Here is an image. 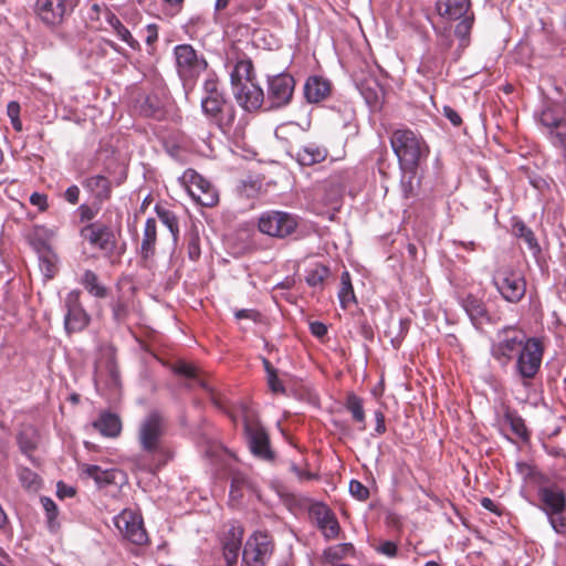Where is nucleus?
I'll use <instances>...</instances> for the list:
<instances>
[{"label": "nucleus", "mask_w": 566, "mask_h": 566, "mask_svg": "<svg viewBox=\"0 0 566 566\" xmlns=\"http://www.w3.org/2000/svg\"><path fill=\"white\" fill-rule=\"evenodd\" d=\"M166 431V418L158 410L148 412L137 428L140 449L156 461V469L165 465L172 458V452L164 443Z\"/></svg>", "instance_id": "nucleus-1"}, {"label": "nucleus", "mask_w": 566, "mask_h": 566, "mask_svg": "<svg viewBox=\"0 0 566 566\" xmlns=\"http://www.w3.org/2000/svg\"><path fill=\"white\" fill-rule=\"evenodd\" d=\"M390 146L396 155L399 169L422 168L428 160L430 148L422 135L408 127L395 129Z\"/></svg>", "instance_id": "nucleus-2"}, {"label": "nucleus", "mask_w": 566, "mask_h": 566, "mask_svg": "<svg viewBox=\"0 0 566 566\" xmlns=\"http://www.w3.org/2000/svg\"><path fill=\"white\" fill-rule=\"evenodd\" d=\"M117 233L111 226L102 222H90L80 230V235L88 242V244L103 252L104 256H122L126 250V244L118 242Z\"/></svg>", "instance_id": "nucleus-3"}, {"label": "nucleus", "mask_w": 566, "mask_h": 566, "mask_svg": "<svg viewBox=\"0 0 566 566\" xmlns=\"http://www.w3.org/2000/svg\"><path fill=\"white\" fill-rule=\"evenodd\" d=\"M530 337L515 325L499 329L491 344V356L501 367H507L517 353L525 346Z\"/></svg>", "instance_id": "nucleus-4"}, {"label": "nucleus", "mask_w": 566, "mask_h": 566, "mask_svg": "<svg viewBox=\"0 0 566 566\" xmlns=\"http://www.w3.org/2000/svg\"><path fill=\"white\" fill-rule=\"evenodd\" d=\"M241 415L243 418L244 432L251 452L262 460H273L274 452L270 447L269 433L260 423L254 410L245 405H241Z\"/></svg>", "instance_id": "nucleus-5"}, {"label": "nucleus", "mask_w": 566, "mask_h": 566, "mask_svg": "<svg viewBox=\"0 0 566 566\" xmlns=\"http://www.w3.org/2000/svg\"><path fill=\"white\" fill-rule=\"evenodd\" d=\"M544 345L536 337H530L515 356L514 371L524 387H530L541 369Z\"/></svg>", "instance_id": "nucleus-6"}, {"label": "nucleus", "mask_w": 566, "mask_h": 566, "mask_svg": "<svg viewBox=\"0 0 566 566\" xmlns=\"http://www.w3.org/2000/svg\"><path fill=\"white\" fill-rule=\"evenodd\" d=\"M492 283L509 303H518L526 293V280L523 273L511 266L499 268L493 273Z\"/></svg>", "instance_id": "nucleus-7"}, {"label": "nucleus", "mask_w": 566, "mask_h": 566, "mask_svg": "<svg viewBox=\"0 0 566 566\" xmlns=\"http://www.w3.org/2000/svg\"><path fill=\"white\" fill-rule=\"evenodd\" d=\"M176 67L184 82L193 83L208 67L203 55H199L190 44H179L174 49Z\"/></svg>", "instance_id": "nucleus-8"}, {"label": "nucleus", "mask_w": 566, "mask_h": 566, "mask_svg": "<svg viewBox=\"0 0 566 566\" xmlns=\"http://www.w3.org/2000/svg\"><path fill=\"white\" fill-rule=\"evenodd\" d=\"M179 181L189 196L202 207H214L219 202V195L214 186L195 169L185 170Z\"/></svg>", "instance_id": "nucleus-9"}, {"label": "nucleus", "mask_w": 566, "mask_h": 566, "mask_svg": "<svg viewBox=\"0 0 566 566\" xmlns=\"http://www.w3.org/2000/svg\"><path fill=\"white\" fill-rule=\"evenodd\" d=\"M64 329L66 334L83 332L91 323V315L81 302V291L72 290L64 298Z\"/></svg>", "instance_id": "nucleus-10"}, {"label": "nucleus", "mask_w": 566, "mask_h": 566, "mask_svg": "<svg viewBox=\"0 0 566 566\" xmlns=\"http://www.w3.org/2000/svg\"><path fill=\"white\" fill-rule=\"evenodd\" d=\"M258 228L270 237L285 238L296 230L297 220L289 212L272 210L260 216Z\"/></svg>", "instance_id": "nucleus-11"}, {"label": "nucleus", "mask_w": 566, "mask_h": 566, "mask_svg": "<svg viewBox=\"0 0 566 566\" xmlns=\"http://www.w3.org/2000/svg\"><path fill=\"white\" fill-rule=\"evenodd\" d=\"M273 542L264 532H255L245 542L242 558L247 566H264L272 556Z\"/></svg>", "instance_id": "nucleus-12"}, {"label": "nucleus", "mask_w": 566, "mask_h": 566, "mask_svg": "<svg viewBox=\"0 0 566 566\" xmlns=\"http://www.w3.org/2000/svg\"><path fill=\"white\" fill-rule=\"evenodd\" d=\"M74 9L72 0H36L35 12L49 27L60 25Z\"/></svg>", "instance_id": "nucleus-13"}, {"label": "nucleus", "mask_w": 566, "mask_h": 566, "mask_svg": "<svg viewBox=\"0 0 566 566\" xmlns=\"http://www.w3.org/2000/svg\"><path fill=\"white\" fill-rule=\"evenodd\" d=\"M295 81L292 75L281 73L268 81V101L273 108L286 106L294 93Z\"/></svg>", "instance_id": "nucleus-14"}, {"label": "nucleus", "mask_w": 566, "mask_h": 566, "mask_svg": "<svg viewBox=\"0 0 566 566\" xmlns=\"http://www.w3.org/2000/svg\"><path fill=\"white\" fill-rule=\"evenodd\" d=\"M114 524L120 534L129 542L143 545L147 542V534L143 521L130 510H124L114 518Z\"/></svg>", "instance_id": "nucleus-15"}, {"label": "nucleus", "mask_w": 566, "mask_h": 566, "mask_svg": "<svg viewBox=\"0 0 566 566\" xmlns=\"http://www.w3.org/2000/svg\"><path fill=\"white\" fill-rule=\"evenodd\" d=\"M308 512L326 539H333L338 536L340 531L339 523L327 505L323 503H315L311 505Z\"/></svg>", "instance_id": "nucleus-16"}, {"label": "nucleus", "mask_w": 566, "mask_h": 566, "mask_svg": "<svg viewBox=\"0 0 566 566\" xmlns=\"http://www.w3.org/2000/svg\"><path fill=\"white\" fill-rule=\"evenodd\" d=\"M349 181V174L347 170L336 171L332 174L323 182L324 202L333 208L339 205L343 192L347 182Z\"/></svg>", "instance_id": "nucleus-17"}, {"label": "nucleus", "mask_w": 566, "mask_h": 566, "mask_svg": "<svg viewBox=\"0 0 566 566\" xmlns=\"http://www.w3.org/2000/svg\"><path fill=\"white\" fill-rule=\"evenodd\" d=\"M237 103L247 112L258 111L264 102L263 90L253 83L233 88Z\"/></svg>", "instance_id": "nucleus-18"}, {"label": "nucleus", "mask_w": 566, "mask_h": 566, "mask_svg": "<svg viewBox=\"0 0 566 566\" xmlns=\"http://www.w3.org/2000/svg\"><path fill=\"white\" fill-rule=\"evenodd\" d=\"M539 124L547 129L548 138L552 134L563 129L566 125V113L564 108L556 103H546L538 114Z\"/></svg>", "instance_id": "nucleus-19"}, {"label": "nucleus", "mask_w": 566, "mask_h": 566, "mask_svg": "<svg viewBox=\"0 0 566 566\" xmlns=\"http://www.w3.org/2000/svg\"><path fill=\"white\" fill-rule=\"evenodd\" d=\"M82 186L98 205L109 200L112 197V182L103 175H94L85 178L82 181Z\"/></svg>", "instance_id": "nucleus-20"}, {"label": "nucleus", "mask_w": 566, "mask_h": 566, "mask_svg": "<svg viewBox=\"0 0 566 566\" xmlns=\"http://www.w3.org/2000/svg\"><path fill=\"white\" fill-rule=\"evenodd\" d=\"M243 528L232 525L224 535L222 547L223 556L228 566L237 563L242 546Z\"/></svg>", "instance_id": "nucleus-21"}, {"label": "nucleus", "mask_w": 566, "mask_h": 566, "mask_svg": "<svg viewBox=\"0 0 566 566\" xmlns=\"http://www.w3.org/2000/svg\"><path fill=\"white\" fill-rule=\"evenodd\" d=\"M92 427L105 438H117L122 433L123 423L117 413L104 410L92 422Z\"/></svg>", "instance_id": "nucleus-22"}, {"label": "nucleus", "mask_w": 566, "mask_h": 566, "mask_svg": "<svg viewBox=\"0 0 566 566\" xmlns=\"http://www.w3.org/2000/svg\"><path fill=\"white\" fill-rule=\"evenodd\" d=\"M331 93L329 81L321 76H311L304 85V95L308 103H319Z\"/></svg>", "instance_id": "nucleus-23"}, {"label": "nucleus", "mask_w": 566, "mask_h": 566, "mask_svg": "<svg viewBox=\"0 0 566 566\" xmlns=\"http://www.w3.org/2000/svg\"><path fill=\"white\" fill-rule=\"evenodd\" d=\"M470 8V0H444L437 2L439 14L448 20H460L469 15Z\"/></svg>", "instance_id": "nucleus-24"}, {"label": "nucleus", "mask_w": 566, "mask_h": 566, "mask_svg": "<svg viewBox=\"0 0 566 566\" xmlns=\"http://www.w3.org/2000/svg\"><path fill=\"white\" fill-rule=\"evenodd\" d=\"M539 495L547 515L560 514L566 509V500L562 491L544 488L541 490Z\"/></svg>", "instance_id": "nucleus-25"}, {"label": "nucleus", "mask_w": 566, "mask_h": 566, "mask_svg": "<svg viewBox=\"0 0 566 566\" xmlns=\"http://www.w3.org/2000/svg\"><path fill=\"white\" fill-rule=\"evenodd\" d=\"M422 168L400 169V190L405 199L415 198L421 186V175L419 171Z\"/></svg>", "instance_id": "nucleus-26"}, {"label": "nucleus", "mask_w": 566, "mask_h": 566, "mask_svg": "<svg viewBox=\"0 0 566 566\" xmlns=\"http://www.w3.org/2000/svg\"><path fill=\"white\" fill-rule=\"evenodd\" d=\"M253 78V63L250 59H240L235 62L231 73L230 83L231 87L237 88L241 85L252 83Z\"/></svg>", "instance_id": "nucleus-27"}, {"label": "nucleus", "mask_w": 566, "mask_h": 566, "mask_svg": "<svg viewBox=\"0 0 566 566\" xmlns=\"http://www.w3.org/2000/svg\"><path fill=\"white\" fill-rule=\"evenodd\" d=\"M327 155L328 153L325 147L310 143L297 150L296 160L302 166H312L325 160Z\"/></svg>", "instance_id": "nucleus-28"}, {"label": "nucleus", "mask_w": 566, "mask_h": 566, "mask_svg": "<svg viewBox=\"0 0 566 566\" xmlns=\"http://www.w3.org/2000/svg\"><path fill=\"white\" fill-rule=\"evenodd\" d=\"M462 307L470 316L473 324H482L490 322V317L486 307L482 300L474 295H468L462 300Z\"/></svg>", "instance_id": "nucleus-29"}, {"label": "nucleus", "mask_w": 566, "mask_h": 566, "mask_svg": "<svg viewBox=\"0 0 566 566\" xmlns=\"http://www.w3.org/2000/svg\"><path fill=\"white\" fill-rule=\"evenodd\" d=\"M344 407L352 415L353 421L358 423V429L364 431L366 429V413L363 398L349 391L346 394Z\"/></svg>", "instance_id": "nucleus-30"}, {"label": "nucleus", "mask_w": 566, "mask_h": 566, "mask_svg": "<svg viewBox=\"0 0 566 566\" xmlns=\"http://www.w3.org/2000/svg\"><path fill=\"white\" fill-rule=\"evenodd\" d=\"M237 116V111L234 106L228 102L224 106L218 111L217 115H213L208 122L214 126H217L223 134H231L234 120Z\"/></svg>", "instance_id": "nucleus-31"}, {"label": "nucleus", "mask_w": 566, "mask_h": 566, "mask_svg": "<svg viewBox=\"0 0 566 566\" xmlns=\"http://www.w3.org/2000/svg\"><path fill=\"white\" fill-rule=\"evenodd\" d=\"M237 116V111L234 106L228 102L224 106L218 111L217 115H213L208 122L214 126H217L223 134H231L234 120Z\"/></svg>", "instance_id": "nucleus-32"}, {"label": "nucleus", "mask_w": 566, "mask_h": 566, "mask_svg": "<svg viewBox=\"0 0 566 566\" xmlns=\"http://www.w3.org/2000/svg\"><path fill=\"white\" fill-rule=\"evenodd\" d=\"M40 270L45 280H52L57 272V258L55 253L42 242L38 248Z\"/></svg>", "instance_id": "nucleus-33"}, {"label": "nucleus", "mask_w": 566, "mask_h": 566, "mask_svg": "<svg viewBox=\"0 0 566 566\" xmlns=\"http://www.w3.org/2000/svg\"><path fill=\"white\" fill-rule=\"evenodd\" d=\"M157 241V226L154 218H148L145 222L144 234L140 244V255L147 260L155 255Z\"/></svg>", "instance_id": "nucleus-34"}, {"label": "nucleus", "mask_w": 566, "mask_h": 566, "mask_svg": "<svg viewBox=\"0 0 566 566\" xmlns=\"http://www.w3.org/2000/svg\"><path fill=\"white\" fill-rule=\"evenodd\" d=\"M329 276L331 269L322 263H315L305 271V282L314 291H323Z\"/></svg>", "instance_id": "nucleus-35"}, {"label": "nucleus", "mask_w": 566, "mask_h": 566, "mask_svg": "<svg viewBox=\"0 0 566 566\" xmlns=\"http://www.w3.org/2000/svg\"><path fill=\"white\" fill-rule=\"evenodd\" d=\"M80 284L87 291L88 294L96 298H105L108 294V289L99 281L98 275L92 270H85L80 279Z\"/></svg>", "instance_id": "nucleus-36"}, {"label": "nucleus", "mask_w": 566, "mask_h": 566, "mask_svg": "<svg viewBox=\"0 0 566 566\" xmlns=\"http://www.w3.org/2000/svg\"><path fill=\"white\" fill-rule=\"evenodd\" d=\"M80 470L86 478L93 479L98 486H105L115 481L116 471L113 469L103 470L98 465L82 464Z\"/></svg>", "instance_id": "nucleus-37"}, {"label": "nucleus", "mask_w": 566, "mask_h": 566, "mask_svg": "<svg viewBox=\"0 0 566 566\" xmlns=\"http://www.w3.org/2000/svg\"><path fill=\"white\" fill-rule=\"evenodd\" d=\"M172 370H174V373L176 375L184 376V377H186L188 379L197 380L198 384L201 387H203L205 389L210 391V394H211V401L213 402V405L216 407H218L219 409H223L224 408L221 399L219 397H217V395L208 388V386L205 384L203 380H200V379L197 378V369H196L195 366H192L190 364H187L185 361H179V363L174 365Z\"/></svg>", "instance_id": "nucleus-38"}, {"label": "nucleus", "mask_w": 566, "mask_h": 566, "mask_svg": "<svg viewBox=\"0 0 566 566\" xmlns=\"http://www.w3.org/2000/svg\"><path fill=\"white\" fill-rule=\"evenodd\" d=\"M112 317L116 324H123L127 321L130 314L132 301L125 293L117 295L111 302Z\"/></svg>", "instance_id": "nucleus-39"}, {"label": "nucleus", "mask_w": 566, "mask_h": 566, "mask_svg": "<svg viewBox=\"0 0 566 566\" xmlns=\"http://www.w3.org/2000/svg\"><path fill=\"white\" fill-rule=\"evenodd\" d=\"M338 300L340 306L346 310L352 305L356 304V296L352 284L350 274L348 271H344L340 275V287L338 291Z\"/></svg>", "instance_id": "nucleus-40"}, {"label": "nucleus", "mask_w": 566, "mask_h": 566, "mask_svg": "<svg viewBox=\"0 0 566 566\" xmlns=\"http://www.w3.org/2000/svg\"><path fill=\"white\" fill-rule=\"evenodd\" d=\"M354 553L355 547L352 543H342L326 548L323 552V558L334 566L335 564H340L339 560L354 555Z\"/></svg>", "instance_id": "nucleus-41"}, {"label": "nucleus", "mask_w": 566, "mask_h": 566, "mask_svg": "<svg viewBox=\"0 0 566 566\" xmlns=\"http://www.w3.org/2000/svg\"><path fill=\"white\" fill-rule=\"evenodd\" d=\"M155 211L159 220L169 229L174 242H177L179 237V224L176 214L171 210H168L158 205L155 207Z\"/></svg>", "instance_id": "nucleus-42"}, {"label": "nucleus", "mask_w": 566, "mask_h": 566, "mask_svg": "<svg viewBox=\"0 0 566 566\" xmlns=\"http://www.w3.org/2000/svg\"><path fill=\"white\" fill-rule=\"evenodd\" d=\"M203 96L201 101L226 97L220 87V82L216 74H208L202 84Z\"/></svg>", "instance_id": "nucleus-43"}, {"label": "nucleus", "mask_w": 566, "mask_h": 566, "mask_svg": "<svg viewBox=\"0 0 566 566\" xmlns=\"http://www.w3.org/2000/svg\"><path fill=\"white\" fill-rule=\"evenodd\" d=\"M263 366L266 373V384L270 390L273 394L284 395L286 392V389L285 386L283 385V381L279 378L277 369L274 368L266 358H263Z\"/></svg>", "instance_id": "nucleus-44"}, {"label": "nucleus", "mask_w": 566, "mask_h": 566, "mask_svg": "<svg viewBox=\"0 0 566 566\" xmlns=\"http://www.w3.org/2000/svg\"><path fill=\"white\" fill-rule=\"evenodd\" d=\"M41 504L46 515V523L50 531L54 532L59 528L57 515L59 510L55 502L48 496L41 497Z\"/></svg>", "instance_id": "nucleus-45"}, {"label": "nucleus", "mask_w": 566, "mask_h": 566, "mask_svg": "<svg viewBox=\"0 0 566 566\" xmlns=\"http://www.w3.org/2000/svg\"><path fill=\"white\" fill-rule=\"evenodd\" d=\"M473 22L474 15L471 12L469 15L461 18L460 22L455 25L454 33L460 39L461 46H467L469 44V35L471 33Z\"/></svg>", "instance_id": "nucleus-46"}, {"label": "nucleus", "mask_w": 566, "mask_h": 566, "mask_svg": "<svg viewBox=\"0 0 566 566\" xmlns=\"http://www.w3.org/2000/svg\"><path fill=\"white\" fill-rule=\"evenodd\" d=\"M249 486L248 478L241 472H233L231 475L230 496L239 500L243 496V489Z\"/></svg>", "instance_id": "nucleus-47"}, {"label": "nucleus", "mask_w": 566, "mask_h": 566, "mask_svg": "<svg viewBox=\"0 0 566 566\" xmlns=\"http://www.w3.org/2000/svg\"><path fill=\"white\" fill-rule=\"evenodd\" d=\"M18 475L22 485L29 490H38L41 486L40 476L29 468H20Z\"/></svg>", "instance_id": "nucleus-48"}, {"label": "nucleus", "mask_w": 566, "mask_h": 566, "mask_svg": "<svg viewBox=\"0 0 566 566\" xmlns=\"http://www.w3.org/2000/svg\"><path fill=\"white\" fill-rule=\"evenodd\" d=\"M228 103L226 97L214 98L209 101H201V111L207 119H210L213 115H217L218 111Z\"/></svg>", "instance_id": "nucleus-49"}, {"label": "nucleus", "mask_w": 566, "mask_h": 566, "mask_svg": "<svg viewBox=\"0 0 566 566\" xmlns=\"http://www.w3.org/2000/svg\"><path fill=\"white\" fill-rule=\"evenodd\" d=\"M187 253L192 261H197L200 258V238L197 233L192 232L187 235Z\"/></svg>", "instance_id": "nucleus-50"}, {"label": "nucleus", "mask_w": 566, "mask_h": 566, "mask_svg": "<svg viewBox=\"0 0 566 566\" xmlns=\"http://www.w3.org/2000/svg\"><path fill=\"white\" fill-rule=\"evenodd\" d=\"M20 104L15 101H12L7 106V115L11 119L12 127L17 132L22 130V123L20 120Z\"/></svg>", "instance_id": "nucleus-51"}, {"label": "nucleus", "mask_w": 566, "mask_h": 566, "mask_svg": "<svg viewBox=\"0 0 566 566\" xmlns=\"http://www.w3.org/2000/svg\"><path fill=\"white\" fill-rule=\"evenodd\" d=\"M77 212H78L81 222H90L99 212V205L96 202H94L93 206L83 203L77 208Z\"/></svg>", "instance_id": "nucleus-52"}, {"label": "nucleus", "mask_w": 566, "mask_h": 566, "mask_svg": "<svg viewBox=\"0 0 566 566\" xmlns=\"http://www.w3.org/2000/svg\"><path fill=\"white\" fill-rule=\"evenodd\" d=\"M115 34L120 41L125 42L132 50H140V43L133 36L130 31L125 25L119 28L117 32H115Z\"/></svg>", "instance_id": "nucleus-53"}, {"label": "nucleus", "mask_w": 566, "mask_h": 566, "mask_svg": "<svg viewBox=\"0 0 566 566\" xmlns=\"http://www.w3.org/2000/svg\"><path fill=\"white\" fill-rule=\"evenodd\" d=\"M349 492L359 501H366L369 497V490L358 480L349 482Z\"/></svg>", "instance_id": "nucleus-54"}, {"label": "nucleus", "mask_w": 566, "mask_h": 566, "mask_svg": "<svg viewBox=\"0 0 566 566\" xmlns=\"http://www.w3.org/2000/svg\"><path fill=\"white\" fill-rule=\"evenodd\" d=\"M145 30H146L145 42H146V45L148 46V52L151 54V53H154L155 44L158 41L159 28L157 24L150 23V24L146 25Z\"/></svg>", "instance_id": "nucleus-55"}, {"label": "nucleus", "mask_w": 566, "mask_h": 566, "mask_svg": "<svg viewBox=\"0 0 566 566\" xmlns=\"http://www.w3.org/2000/svg\"><path fill=\"white\" fill-rule=\"evenodd\" d=\"M552 145L558 149H560L564 159L566 160V124L563 129L552 134L549 139Z\"/></svg>", "instance_id": "nucleus-56"}, {"label": "nucleus", "mask_w": 566, "mask_h": 566, "mask_svg": "<svg viewBox=\"0 0 566 566\" xmlns=\"http://www.w3.org/2000/svg\"><path fill=\"white\" fill-rule=\"evenodd\" d=\"M142 112L145 116L155 117L160 112L159 103L156 97L147 96L142 105Z\"/></svg>", "instance_id": "nucleus-57"}, {"label": "nucleus", "mask_w": 566, "mask_h": 566, "mask_svg": "<svg viewBox=\"0 0 566 566\" xmlns=\"http://www.w3.org/2000/svg\"><path fill=\"white\" fill-rule=\"evenodd\" d=\"M516 230H517V235L520 238H522L528 244L530 248L537 247L535 235L530 228H527L525 224L521 223V224L516 226Z\"/></svg>", "instance_id": "nucleus-58"}, {"label": "nucleus", "mask_w": 566, "mask_h": 566, "mask_svg": "<svg viewBox=\"0 0 566 566\" xmlns=\"http://www.w3.org/2000/svg\"><path fill=\"white\" fill-rule=\"evenodd\" d=\"M234 317L240 319H251L253 322H259L261 318V314L259 311L253 308H242V310H235L234 311Z\"/></svg>", "instance_id": "nucleus-59"}, {"label": "nucleus", "mask_w": 566, "mask_h": 566, "mask_svg": "<svg viewBox=\"0 0 566 566\" xmlns=\"http://www.w3.org/2000/svg\"><path fill=\"white\" fill-rule=\"evenodd\" d=\"M511 428L515 434H517L522 439H526L528 437L527 428L520 417H514L511 419Z\"/></svg>", "instance_id": "nucleus-60"}, {"label": "nucleus", "mask_w": 566, "mask_h": 566, "mask_svg": "<svg viewBox=\"0 0 566 566\" xmlns=\"http://www.w3.org/2000/svg\"><path fill=\"white\" fill-rule=\"evenodd\" d=\"M30 203L38 207L40 211H45L49 207L48 196L41 192H33L30 196Z\"/></svg>", "instance_id": "nucleus-61"}, {"label": "nucleus", "mask_w": 566, "mask_h": 566, "mask_svg": "<svg viewBox=\"0 0 566 566\" xmlns=\"http://www.w3.org/2000/svg\"><path fill=\"white\" fill-rule=\"evenodd\" d=\"M409 326H410L409 319H400L399 321V334L391 340L394 347L397 348L400 346L402 339L405 338V336L408 333Z\"/></svg>", "instance_id": "nucleus-62"}, {"label": "nucleus", "mask_w": 566, "mask_h": 566, "mask_svg": "<svg viewBox=\"0 0 566 566\" xmlns=\"http://www.w3.org/2000/svg\"><path fill=\"white\" fill-rule=\"evenodd\" d=\"M377 551L388 557H395L397 555L398 547L396 543L391 541H385L378 546Z\"/></svg>", "instance_id": "nucleus-63"}, {"label": "nucleus", "mask_w": 566, "mask_h": 566, "mask_svg": "<svg viewBox=\"0 0 566 566\" xmlns=\"http://www.w3.org/2000/svg\"><path fill=\"white\" fill-rule=\"evenodd\" d=\"M64 199L71 205H76L80 200V188L76 185L70 186L64 192Z\"/></svg>", "instance_id": "nucleus-64"}]
</instances>
